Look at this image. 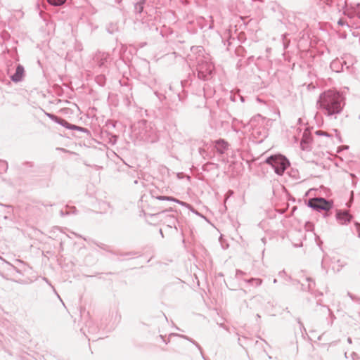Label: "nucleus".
<instances>
[{
    "label": "nucleus",
    "mask_w": 360,
    "mask_h": 360,
    "mask_svg": "<svg viewBox=\"0 0 360 360\" xmlns=\"http://www.w3.org/2000/svg\"><path fill=\"white\" fill-rule=\"evenodd\" d=\"M49 3L54 6H60L63 4L65 0H48Z\"/></svg>",
    "instance_id": "obj_8"
},
{
    "label": "nucleus",
    "mask_w": 360,
    "mask_h": 360,
    "mask_svg": "<svg viewBox=\"0 0 360 360\" xmlns=\"http://www.w3.org/2000/svg\"><path fill=\"white\" fill-rule=\"evenodd\" d=\"M318 135H326V132H323L322 131H317L316 132Z\"/></svg>",
    "instance_id": "obj_11"
},
{
    "label": "nucleus",
    "mask_w": 360,
    "mask_h": 360,
    "mask_svg": "<svg viewBox=\"0 0 360 360\" xmlns=\"http://www.w3.org/2000/svg\"><path fill=\"white\" fill-rule=\"evenodd\" d=\"M227 143L224 140H219L216 141L215 147L217 150L221 153L227 148Z\"/></svg>",
    "instance_id": "obj_6"
},
{
    "label": "nucleus",
    "mask_w": 360,
    "mask_h": 360,
    "mask_svg": "<svg viewBox=\"0 0 360 360\" xmlns=\"http://www.w3.org/2000/svg\"><path fill=\"white\" fill-rule=\"evenodd\" d=\"M352 216L347 211H338L337 213V219L341 224L349 222Z\"/></svg>",
    "instance_id": "obj_4"
},
{
    "label": "nucleus",
    "mask_w": 360,
    "mask_h": 360,
    "mask_svg": "<svg viewBox=\"0 0 360 360\" xmlns=\"http://www.w3.org/2000/svg\"><path fill=\"white\" fill-rule=\"evenodd\" d=\"M49 116L51 118H52V119H53V118L55 117L53 115H49Z\"/></svg>",
    "instance_id": "obj_13"
},
{
    "label": "nucleus",
    "mask_w": 360,
    "mask_h": 360,
    "mask_svg": "<svg viewBox=\"0 0 360 360\" xmlns=\"http://www.w3.org/2000/svg\"><path fill=\"white\" fill-rule=\"evenodd\" d=\"M24 73V68L21 65H18L16 68L15 73L12 76V80L14 82H19L22 78Z\"/></svg>",
    "instance_id": "obj_5"
},
{
    "label": "nucleus",
    "mask_w": 360,
    "mask_h": 360,
    "mask_svg": "<svg viewBox=\"0 0 360 360\" xmlns=\"http://www.w3.org/2000/svg\"><path fill=\"white\" fill-rule=\"evenodd\" d=\"M309 205L317 210H329L332 207V204L326 200L324 198H316L311 199L309 201Z\"/></svg>",
    "instance_id": "obj_3"
},
{
    "label": "nucleus",
    "mask_w": 360,
    "mask_h": 360,
    "mask_svg": "<svg viewBox=\"0 0 360 360\" xmlns=\"http://www.w3.org/2000/svg\"><path fill=\"white\" fill-rule=\"evenodd\" d=\"M63 122L66 123V122H65L64 120H62V122H60L62 124H63Z\"/></svg>",
    "instance_id": "obj_14"
},
{
    "label": "nucleus",
    "mask_w": 360,
    "mask_h": 360,
    "mask_svg": "<svg viewBox=\"0 0 360 360\" xmlns=\"http://www.w3.org/2000/svg\"><path fill=\"white\" fill-rule=\"evenodd\" d=\"M336 63H337V62L333 61V62L331 63V65H330L331 68H333Z\"/></svg>",
    "instance_id": "obj_12"
},
{
    "label": "nucleus",
    "mask_w": 360,
    "mask_h": 360,
    "mask_svg": "<svg viewBox=\"0 0 360 360\" xmlns=\"http://www.w3.org/2000/svg\"><path fill=\"white\" fill-rule=\"evenodd\" d=\"M158 198L160 199V200H167L174 201V202H178V203L181 204V205H186L185 202L179 201V200H176V199L173 198L172 197L160 196Z\"/></svg>",
    "instance_id": "obj_7"
},
{
    "label": "nucleus",
    "mask_w": 360,
    "mask_h": 360,
    "mask_svg": "<svg viewBox=\"0 0 360 360\" xmlns=\"http://www.w3.org/2000/svg\"><path fill=\"white\" fill-rule=\"evenodd\" d=\"M356 228L358 231L359 236H360V224L356 223Z\"/></svg>",
    "instance_id": "obj_10"
},
{
    "label": "nucleus",
    "mask_w": 360,
    "mask_h": 360,
    "mask_svg": "<svg viewBox=\"0 0 360 360\" xmlns=\"http://www.w3.org/2000/svg\"><path fill=\"white\" fill-rule=\"evenodd\" d=\"M198 76L200 78L206 79L207 75L203 70V67H200Z\"/></svg>",
    "instance_id": "obj_9"
},
{
    "label": "nucleus",
    "mask_w": 360,
    "mask_h": 360,
    "mask_svg": "<svg viewBox=\"0 0 360 360\" xmlns=\"http://www.w3.org/2000/svg\"><path fill=\"white\" fill-rule=\"evenodd\" d=\"M212 72V70L210 69V67L209 68V72L210 73Z\"/></svg>",
    "instance_id": "obj_15"
},
{
    "label": "nucleus",
    "mask_w": 360,
    "mask_h": 360,
    "mask_svg": "<svg viewBox=\"0 0 360 360\" xmlns=\"http://www.w3.org/2000/svg\"><path fill=\"white\" fill-rule=\"evenodd\" d=\"M319 104L328 115L339 113L343 106V98L338 92L328 91L320 96Z\"/></svg>",
    "instance_id": "obj_1"
},
{
    "label": "nucleus",
    "mask_w": 360,
    "mask_h": 360,
    "mask_svg": "<svg viewBox=\"0 0 360 360\" xmlns=\"http://www.w3.org/2000/svg\"><path fill=\"white\" fill-rule=\"evenodd\" d=\"M266 162L270 165L278 175H282L289 165L288 160L281 155H272L266 159Z\"/></svg>",
    "instance_id": "obj_2"
}]
</instances>
